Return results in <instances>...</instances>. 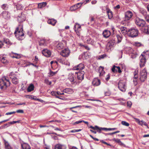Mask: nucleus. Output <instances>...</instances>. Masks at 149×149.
<instances>
[{"instance_id": "nucleus-1", "label": "nucleus", "mask_w": 149, "mask_h": 149, "mask_svg": "<svg viewBox=\"0 0 149 149\" xmlns=\"http://www.w3.org/2000/svg\"><path fill=\"white\" fill-rule=\"evenodd\" d=\"M15 34L17 38L19 40H22L24 38V33L23 32V26L21 24L19 25L15 32Z\"/></svg>"}, {"instance_id": "nucleus-2", "label": "nucleus", "mask_w": 149, "mask_h": 149, "mask_svg": "<svg viewBox=\"0 0 149 149\" xmlns=\"http://www.w3.org/2000/svg\"><path fill=\"white\" fill-rule=\"evenodd\" d=\"M10 82L8 78L6 76H4L0 79V88L1 89H6L8 86V84L10 85Z\"/></svg>"}, {"instance_id": "nucleus-3", "label": "nucleus", "mask_w": 149, "mask_h": 149, "mask_svg": "<svg viewBox=\"0 0 149 149\" xmlns=\"http://www.w3.org/2000/svg\"><path fill=\"white\" fill-rule=\"evenodd\" d=\"M132 13L130 11H127L125 13L124 19L123 22V24H125V26L130 25L129 20L132 18Z\"/></svg>"}, {"instance_id": "nucleus-4", "label": "nucleus", "mask_w": 149, "mask_h": 149, "mask_svg": "<svg viewBox=\"0 0 149 149\" xmlns=\"http://www.w3.org/2000/svg\"><path fill=\"white\" fill-rule=\"evenodd\" d=\"M139 31L137 29L131 28L129 29L128 32V36L132 38L136 37L138 36Z\"/></svg>"}, {"instance_id": "nucleus-5", "label": "nucleus", "mask_w": 149, "mask_h": 149, "mask_svg": "<svg viewBox=\"0 0 149 149\" xmlns=\"http://www.w3.org/2000/svg\"><path fill=\"white\" fill-rule=\"evenodd\" d=\"M126 81L125 80H120L118 83V88L121 91L123 92L125 91L126 89Z\"/></svg>"}, {"instance_id": "nucleus-6", "label": "nucleus", "mask_w": 149, "mask_h": 149, "mask_svg": "<svg viewBox=\"0 0 149 149\" xmlns=\"http://www.w3.org/2000/svg\"><path fill=\"white\" fill-rule=\"evenodd\" d=\"M135 21L136 24L139 27H143L146 24L145 21L139 17H136Z\"/></svg>"}, {"instance_id": "nucleus-7", "label": "nucleus", "mask_w": 149, "mask_h": 149, "mask_svg": "<svg viewBox=\"0 0 149 149\" xmlns=\"http://www.w3.org/2000/svg\"><path fill=\"white\" fill-rule=\"evenodd\" d=\"M145 53V52H144L140 57V65L141 67H143L145 65V64L146 62V55L144 54Z\"/></svg>"}, {"instance_id": "nucleus-8", "label": "nucleus", "mask_w": 149, "mask_h": 149, "mask_svg": "<svg viewBox=\"0 0 149 149\" xmlns=\"http://www.w3.org/2000/svg\"><path fill=\"white\" fill-rule=\"evenodd\" d=\"M10 77L12 79V82L15 84H17L19 83L18 78L16 75L13 72H11L9 75Z\"/></svg>"}, {"instance_id": "nucleus-9", "label": "nucleus", "mask_w": 149, "mask_h": 149, "mask_svg": "<svg viewBox=\"0 0 149 149\" xmlns=\"http://www.w3.org/2000/svg\"><path fill=\"white\" fill-rule=\"evenodd\" d=\"M89 128H91L92 129L94 130H96L97 132L99 133H101V131L102 130H104L105 131L108 130L109 128H102L99 127L97 126H95V127H93L92 126H90L88 127Z\"/></svg>"}, {"instance_id": "nucleus-10", "label": "nucleus", "mask_w": 149, "mask_h": 149, "mask_svg": "<svg viewBox=\"0 0 149 149\" xmlns=\"http://www.w3.org/2000/svg\"><path fill=\"white\" fill-rule=\"evenodd\" d=\"M147 73L145 70L141 71L140 72V79L142 82L144 81L147 78Z\"/></svg>"}, {"instance_id": "nucleus-11", "label": "nucleus", "mask_w": 149, "mask_h": 149, "mask_svg": "<svg viewBox=\"0 0 149 149\" xmlns=\"http://www.w3.org/2000/svg\"><path fill=\"white\" fill-rule=\"evenodd\" d=\"M84 64L82 63H80L77 65L76 66H74L73 68V70H79V72H80L84 68Z\"/></svg>"}, {"instance_id": "nucleus-12", "label": "nucleus", "mask_w": 149, "mask_h": 149, "mask_svg": "<svg viewBox=\"0 0 149 149\" xmlns=\"http://www.w3.org/2000/svg\"><path fill=\"white\" fill-rule=\"evenodd\" d=\"M70 52L68 49H65L63 50L61 52V55L63 57H68L69 54Z\"/></svg>"}, {"instance_id": "nucleus-13", "label": "nucleus", "mask_w": 149, "mask_h": 149, "mask_svg": "<svg viewBox=\"0 0 149 149\" xmlns=\"http://www.w3.org/2000/svg\"><path fill=\"white\" fill-rule=\"evenodd\" d=\"M68 78L72 84H74L76 82V77L74 74L72 73L69 74Z\"/></svg>"}, {"instance_id": "nucleus-14", "label": "nucleus", "mask_w": 149, "mask_h": 149, "mask_svg": "<svg viewBox=\"0 0 149 149\" xmlns=\"http://www.w3.org/2000/svg\"><path fill=\"white\" fill-rule=\"evenodd\" d=\"M42 54L47 57H49L51 55V52L47 49H44L42 51Z\"/></svg>"}, {"instance_id": "nucleus-15", "label": "nucleus", "mask_w": 149, "mask_h": 149, "mask_svg": "<svg viewBox=\"0 0 149 149\" xmlns=\"http://www.w3.org/2000/svg\"><path fill=\"white\" fill-rule=\"evenodd\" d=\"M92 84L94 86H98L100 84V80L97 78H94L92 82Z\"/></svg>"}, {"instance_id": "nucleus-16", "label": "nucleus", "mask_w": 149, "mask_h": 149, "mask_svg": "<svg viewBox=\"0 0 149 149\" xmlns=\"http://www.w3.org/2000/svg\"><path fill=\"white\" fill-rule=\"evenodd\" d=\"M65 145L60 144L56 145L54 149H66Z\"/></svg>"}, {"instance_id": "nucleus-17", "label": "nucleus", "mask_w": 149, "mask_h": 149, "mask_svg": "<svg viewBox=\"0 0 149 149\" xmlns=\"http://www.w3.org/2000/svg\"><path fill=\"white\" fill-rule=\"evenodd\" d=\"M84 72L81 71V72H77V78L78 79L82 80L84 79Z\"/></svg>"}, {"instance_id": "nucleus-18", "label": "nucleus", "mask_w": 149, "mask_h": 149, "mask_svg": "<svg viewBox=\"0 0 149 149\" xmlns=\"http://www.w3.org/2000/svg\"><path fill=\"white\" fill-rule=\"evenodd\" d=\"M129 29L125 26H121L120 27V30L121 32L124 35L127 34L128 35V32Z\"/></svg>"}, {"instance_id": "nucleus-19", "label": "nucleus", "mask_w": 149, "mask_h": 149, "mask_svg": "<svg viewBox=\"0 0 149 149\" xmlns=\"http://www.w3.org/2000/svg\"><path fill=\"white\" fill-rule=\"evenodd\" d=\"M136 122L140 125L143 126L144 125L146 126L148 128V127L147 124L143 120L140 121V120L138 118H135Z\"/></svg>"}, {"instance_id": "nucleus-20", "label": "nucleus", "mask_w": 149, "mask_h": 149, "mask_svg": "<svg viewBox=\"0 0 149 149\" xmlns=\"http://www.w3.org/2000/svg\"><path fill=\"white\" fill-rule=\"evenodd\" d=\"M103 35L104 37L107 38L111 35V32L109 31L105 30L103 32Z\"/></svg>"}, {"instance_id": "nucleus-21", "label": "nucleus", "mask_w": 149, "mask_h": 149, "mask_svg": "<svg viewBox=\"0 0 149 149\" xmlns=\"http://www.w3.org/2000/svg\"><path fill=\"white\" fill-rule=\"evenodd\" d=\"M17 19L18 22H21L25 21L26 19L25 15L22 13L20 16H18Z\"/></svg>"}, {"instance_id": "nucleus-22", "label": "nucleus", "mask_w": 149, "mask_h": 149, "mask_svg": "<svg viewBox=\"0 0 149 149\" xmlns=\"http://www.w3.org/2000/svg\"><path fill=\"white\" fill-rule=\"evenodd\" d=\"M2 15L3 17L5 19H8L10 17V14L7 11H5L2 13Z\"/></svg>"}, {"instance_id": "nucleus-23", "label": "nucleus", "mask_w": 149, "mask_h": 149, "mask_svg": "<svg viewBox=\"0 0 149 149\" xmlns=\"http://www.w3.org/2000/svg\"><path fill=\"white\" fill-rule=\"evenodd\" d=\"M63 92L69 94H72L73 92V90L71 88H65V89L63 90Z\"/></svg>"}, {"instance_id": "nucleus-24", "label": "nucleus", "mask_w": 149, "mask_h": 149, "mask_svg": "<svg viewBox=\"0 0 149 149\" xmlns=\"http://www.w3.org/2000/svg\"><path fill=\"white\" fill-rule=\"evenodd\" d=\"M56 22V20L54 19H49L47 21V22L49 24H51L53 26H54Z\"/></svg>"}, {"instance_id": "nucleus-25", "label": "nucleus", "mask_w": 149, "mask_h": 149, "mask_svg": "<svg viewBox=\"0 0 149 149\" xmlns=\"http://www.w3.org/2000/svg\"><path fill=\"white\" fill-rule=\"evenodd\" d=\"M112 141L116 142L121 146H125V145L121 141L120 139H119L114 138L113 139Z\"/></svg>"}, {"instance_id": "nucleus-26", "label": "nucleus", "mask_w": 149, "mask_h": 149, "mask_svg": "<svg viewBox=\"0 0 149 149\" xmlns=\"http://www.w3.org/2000/svg\"><path fill=\"white\" fill-rule=\"evenodd\" d=\"M34 86L33 84H30L27 89V92H31L33 91L34 89Z\"/></svg>"}, {"instance_id": "nucleus-27", "label": "nucleus", "mask_w": 149, "mask_h": 149, "mask_svg": "<svg viewBox=\"0 0 149 149\" xmlns=\"http://www.w3.org/2000/svg\"><path fill=\"white\" fill-rule=\"evenodd\" d=\"M143 32L146 33H149V26H144L143 27Z\"/></svg>"}, {"instance_id": "nucleus-28", "label": "nucleus", "mask_w": 149, "mask_h": 149, "mask_svg": "<svg viewBox=\"0 0 149 149\" xmlns=\"http://www.w3.org/2000/svg\"><path fill=\"white\" fill-rule=\"evenodd\" d=\"M22 149H31L29 145L27 143H24L22 145Z\"/></svg>"}, {"instance_id": "nucleus-29", "label": "nucleus", "mask_w": 149, "mask_h": 149, "mask_svg": "<svg viewBox=\"0 0 149 149\" xmlns=\"http://www.w3.org/2000/svg\"><path fill=\"white\" fill-rule=\"evenodd\" d=\"M107 13L109 19H111L113 17V14L111 11L110 10L108 9L107 10Z\"/></svg>"}, {"instance_id": "nucleus-30", "label": "nucleus", "mask_w": 149, "mask_h": 149, "mask_svg": "<svg viewBox=\"0 0 149 149\" xmlns=\"http://www.w3.org/2000/svg\"><path fill=\"white\" fill-rule=\"evenodd\" d=\"M47 4V3L46 2L39 3L38 4V7L39 8H41L46 6Z\"/></svg>"}, {"instance_id": "nucleus-31", "label": "nucleus", "mask_w": 149, "mask_h": 149, "mask_svg": "<svg viewBox=\"0 0 149 149\" xmlns=\"http://www.w3.org/2000/svg\"><path fill=\"white\" fill-rule=\"evenodd\" d=\"M57 48L58 49H63L64 47V45L61 42H59L56 45Z\"/></svg>"}, {"instance_id": "nucleus-32", "label": "nucleus", "mask_w": 149, "mask_h": 149, "mask_svg": "<svg viewBox=\"0 0 149 149\" xmlns=\"http://www.w3.org/2000/svg\"><path fill=\"white\" fill-rule=\"evenodd\" d=\"M5 148L6 149H12V148L8 142L5 141Z\"/></svg>"}, {"instance_id": "nucleus-33", "label": "nucleus", "mask_w": 149, "mask_h": 149, "mask_svg": "<svg viewBox=\"0 0 149 149\" xmlns=\"http://www.w3.org/2000/svg\"><path fill=\"white\" fill-rule=\"evenodd\" d=\"M1 61L2 63L4 64H6L7 63H8V61L6 59V58L4 57H3L1 58Z\"/></svg>"}, {"instance_id": "nucleus-34", "label": "nucleus", "mask_w": 149, "mask_h": 149, "mask_svg": "<svg viewBox=\"0 0 149 149\" xmlns=\"http://www.w3.org/2000/svg\"><path fill=\"white\" fill-rule=\"evenodd\" d=\"M81 28V26L77 23H76L74 27V29L75 31H76L77 30H78V29Z\"/></svg>"}, {"instance_id": "nucleus-35", "label": "nucleus", "mask_w": 149, "mask_h": 149, "mask_svg": "<svg viewBox=\"0 0 149 149\" xmlns=\"http://www.w3.org/2000/svg\"><path fill=\"white\" fill-rule=\"evenodd\" d=\"M39 45L40 46H46V44L45 40H41L39 42Z\"/></svg>"}, {"instance_id": "nucleus-36", "label": "nucleus", "mask_w": 149, "mask_h": 149, "mask_svg": "<svg viewBox=\"0 0 149 149\" xmlns=\"http://www.w3.org/2000/svg\"><path fill=\"white\" fill-rule=\"evenodd\" d=\"M130 54L131 57L132 58H136L137 55V53L136 51L134 52H133Z\"/></svg>"}, {"instance_id": "nucleus-37", "label": "nucleus", "mask_w": 149, "mask_h": 149, "mask_svg": "<svg viewBox=\"0 0 149 149\" xmlns=\"http://www.w3.org/2000/svg\"><path fill=\"white\" fill-rule=\"evenodd\" d=\"M16 7L17 10H21L23 8L22 5L19 4H17L16 5Z\"/></svg>"}, {"instance_id": "nucleus-38", "label": "nucleus", "mask_w": 149, "mask_h": 149, "mask_svg": "<svg viewBox=\"0 0 149 149\" xmlns=\"http://www.w3.org/2000/svg\"><path fill=\"white\" fill-rule=\"evenodd\" d=\"M87 42L88 44H90L92 45H93L94 43V41L92 39H88L87 40Z\"/></svg>"}, {"instance_id": "nucleus-39", "label": "nucleus", "mask_w": 149, "mask_h": 149, "mask_svg": "<svg viewBox=\"0 0 149 149\" xmlns=\"http://www.w3.org/2000/svg\"><path fill=\"white\" fill-rule=\"evenodd\" d=\"M78 9L77 8V6L75 5L71 6L70 8V10L71 11H74L77 9Z\"/></svg>"}, {"instance_id": "nucleus-40", "label": "nucleus", "mask_w": 149, "mask_h": 149, "mask_svg": "<svg viewBox=\"0 0 149 149\" xmlns=\"http://www.w3.org/2000/svg\"><path fill=\"white\" fill-rule=\"evenodd\" d=\"M116 37L118 40V42H120L122 40V38L121 36H120L119 35H117L116 36Z\"/></svg>"}, {"instance_id": "nucleus-41", "label": "nucleus", "mask_w": 149, "mask_h": 149, "mask_svg": "<svg viewBox=\"0 0 149 149\" xmlns=\"http://www.w3.org/2000/svg\"><path fill=\"white\" fill-rule=\"evenodd\" d=\"M1 7L3 10H7L8 8L7 4H3L1 6Z\"/></svg>"}, {"instance_id": "nucleus-42", "label": "nucleus", "mask_w": 149, "mask_h": 149, "mask_svg": "<svg viewBox=\"0 0 149 149\" xmlns=\"http://www.w3.org/2000/svg\"><path fill=\"white\" fill-rule=\"evenodd\" d=\"M121 124L123 125L126 126H128L129 125V123L125 121H122L121 122Z\"/></svg>"}, {"instance_id": "nucleus-43", "label": "nucleus", "mask_w": 149, "mask_h": 149, "mask_svg": "<svg viewBox=\"0 0 149 149\" xmlns=\"http://www.w3.org/2000/svg\"><path fill=\"white\" fill-rule=\"evenodd\" d=\"M12 53L13 54H14L15 56V58H20V56L19 54H17L16 53H14L13 52H12Z\"/></svg>"}, {"instance_id": "nucleus-44", "label": "nucleus", "mask_w": 149, "mask_h": 149, "mask_svg": "<svg viewBox=\"0 0 149 149\" xmlns=\"http://www.w3.org/2000/svg\"><path fill=\"white\" fill-rule=\"evenodd\" d=\"M116 72H118L119 73H121L122 71L120 69V67L119 66H116Z\"/></svg>"}, {"instance_id": "nucleus-45", "label": "nucleus", "mask_w": 149, "mask_h": 149, "mask_svg": "<svg viewBox=\"0 0 149 149\" xmlns=\"http://www.w3.org/2000/svg\"><path fill=\"white\" fill-rule=\"evenodd\" d=\"M128 49L129 50V51L128 52V53L130 54L132 53L133 52H134L135 51H134L133 49L132 48H131V47H129L128 48Z\"/></svg>"}, {"instance_id": "nucleus-46", "label": "nucleus", "mask_w": 149, "mask_h": 149, "mask_svg": "<svg viewBox=\"0 0 149 149\" xmlns=\"http://www.w3.org/2000/svg\"><path fill=\"white\" fill-rule=\"evenodd\" d=\"M45 83L47 84L50 85L51 84V82L49 81L48 79H45Z\"/></svg>"}, {"instance_id": "nucleus-47", "label": "nucleus", "mask_w": 149, "mask_h": 149, "mask_svg": "<svg viewBox=\"0 0 149 149\" xmlns=\"http://www.w3.org/2000/svg\"><path fill=\"white\" fill-rule=\"evenodd\" d=\"M146 21L148 22H149V15H147L145 16L144 17Z\"/></svg>"}, {"instance_id": "nucleus-48", "label": "nucleus", "mask_w": 149, "mask_h": 149, "mask_svg": "<svg viewBox=\"0 0 149 149\" xmlns=\"http://www.w3.org/2000/svg\"><path fill=\"white\" fill-rule=\"evenodd\" d=\"M135 46L136 47H140L141 46V44L139 42H135L134 44Z\"/></svg>"}, {"instance_id": "nucleus-49", "label": "nucleus", "mask_w": 149, "mask_h": 149, "mask_svg": "<svg viewBox=\"0 0 149 149\" xmlns=\"http://www.w3.org/2000/svg\"><path fill=\"white\" fill-rule=\"evenodd\" d=\"M82 4L83 3H77L76 5H75L76 6H77V8H78L81 6Z\"/></svg>"}, {"instance_id": "nucleus-50", "label": "nucleus", "mask_w": 149, "mask_h": 149, "mask_svg": "<svg viewBox=\"0 0 149 149\" xmlns=\"http://www.w3.org/2000/svg\"><path fill=\"white\" fill-rule=\"evenodd\" d=\"M57 72H53L51 71H50L49 72V74L51 76H53Z\"/></svg>"}, {"instance_id": "nucleus-51", "label": "nucleus", "mask_w": 149, "mask_h": 149, "mask_svg": "<svg viewBox=\"0 0 149 149\" xmlns=\"http://www.w3.org/2000/svg\"><path fill=\"white\" fill-rule=\"evenodd\" d=\"M141 13L144 16V17H145V16H146L147 15V12H146V11H144L143 10H141Z\"/></svg>"}, {"instance_id": "nucleus-52", "label": "nucleus", "mask_w": 149, "mask_h": 149, "mask_svg": "<svg viewBox=\"0 0 149 149\" xmlns=\"http://www.w3.org/2000/svg\"><path fill=\"white\" fill-rule=\"evenodd\" d=\"M106 56V55L105 54H103L102 55H101L98 57V59H103Z\"/></svg>"}, {"instance_id": "nucleus-53", "label": "nucleus", "mask_w": 149, "mask_h": 149, "mask_svg": "<svg viewBox=\"0 0 149 149\" xmlns=\"http://www.w3.org/2000/svg\"><path fill=\"white\" fill-rule=\"evenodd\" d=\"M81 129H79V130H72L71 131V132H79L81 131Z\"/></svg>"}, {"instance_id": "nucleus-54", "label": "nucleus", "mask_w": 149, "mask_h": 149, "mask_svg": "<svg viewBox=\"0 0 149 149\" xmlns=\"http://www.w3.org/2000/svg\"><path fill=\"white\" fill-rule=\"evenodd\" d=\"M51 94L52 95L55 96H57L56 92L55 91H52L51 92Z\"/></svg>"}, {"instance_id": "nucleus-55", "label": "nucleus", "mask_w": 149, "mask_h": 149, "mask_svg": "<svg viewBox=\"0 0 149 149\" xmlns=\"http://www.w3.org/2000/svg\"><path fill=\"white\" fill-rule=\"evenodd\" d=\"M16 113L15 111H13L9 112H8L6 113V115H11L13 114H15Z\"/></svg>"}, {"instance_id": "nucleus-56", "label": "nucleus", "mask_w": 149, "mask_h": 149, "mask_svg": "<svg viewBox=\"0 0 149 149\" xmlns=\"http://www.w3.org/2000/svg\"><path fill=\"white\" fill-rule=\"evenodd\" d=\"M116 66L114 65L113 68H112L111 70L113 72H116Z\"/></svg>"}, {"instance_id": "nucleus-57", "label": "nucleus", "mask_w": 149, "mask_h": 149, "mask_svg": "<svg viewBox=\"0 0 149 149\" xmlns=\"http://www.w3.org/2000/svg\"><path fill=\"white\" fill-rule=\"evenodd\" d=\"M137 79H134L133 78V81L134 84V85L135 86H136L137 84Z\"/></svg>"}, {"instance_id": "nucleus-58", "label": "nucleus", "mask_w": 149, "mask_h": 149, "mask_svg": "<svg viewBox=\"0 0 149 149\" xmlns=\"http://www.w3.org/2000/svg\"><path fill=\"white\" fill-rule=\"evenodd\" d=\"M82 122H83V121H82V120L78 121H76V122H75V123H73V125H75L76 124H77L79 123H81Z\"/></svg>"}, {"instance_id": "nucleus-59", "label": "nucleus", "mask_w": 149, "mask_h": 149, "mask_svg": "<svg viewBox=\"0 0 149 149\" xmlns=\"http://www.w3.org/2000/svg\"><path fill=\"white\" fill-rule=\"evenodd\" d=\"M16 112V113H24V111L22 110L19 109L17 110Z\"/></svg>"}, {"instance_id": "nucleus-60", "label": "nucleus", "mask_w": 149, "mask_h": 149, "mask_svg": "<svg viewBox=\"0 0 149 149\" xmlns=\"http://www.w3.org/2000/svg\"><path fill=\"white\" fill-rule=\"evenodd\" d=\"M127 106L130 107L132 105V103L130 101H128L127 102Z\"/></svg>"}, {"instance_id": "nucleus-61", "label": "nucleus", "mask_w": 149, "mask_h": 149, "mask_svg": "<svg viewBox=\"0 0 149 149\" xmlns=\"http://www.w3.org/2000/svg\"><path fill=\"white\" fill-rule=\"evenodd\" d=\"M3 125V127H4V128H5L9 126L8 123L5 124L4 125Z\"/></svg>"}, {"instance_id": "nucleus-62", "label": "nucleus", "mask_w": 149, "mask_h": 149, "mask_svg": "<svg viewBox=\"0 0 149 149\" xmlns=\"http://www.w3.org/2000/svg\"><path fill=\"white\" fill-rule=\"evenodd\" d=\"M58 62H60L62 63H63V61L62 59L61 58H59L58 59Z\"/></svg>"}, {"instance_id": "nucleus-63", "label": "nucleus", "mask_w": 149, "mask_h": 149, "mask_svg": "<svg viewBox=\"0 0 149 149\" xmlns=\"http://www.w3.org/2000/svg\"><path fill=\"white\" fill-rule=\"evenodd\" d=\"M101 142L104 143V144H105L107 145H108V146H111V145L109 143H107V142L104 141L103 140H102L101 141Z\"/></svg>"}, {"instance_id": "nucleus-64", "label": "nucleus", "mask_w": 149, "mask_h": 149, "mask_svg": "<svg viewBox=\"0 0 149 149\" xmlns=\"http://www.w3.org/2000/svg\"><path fill=\"white\" fill-rule=\"evenodd\" d=\"M138 70H136L134 72V75H138Z\"/></svg>"}]
</instances>
